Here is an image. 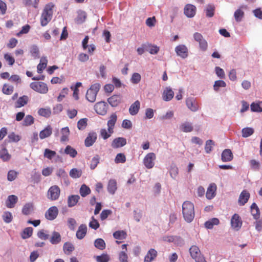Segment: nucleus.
<instances>
[{"label":"nucleus","mask_w":262,"mask_h":262,"mask_svg":"<svg viewBox=\"0 0 262 262\" xmlns=\"http://www.w3.org/2000/svg\"><path fill=\"white\" fill-rule=\"evenodd\" d=\"M182 214L184 220L187 223H191L195 215L193 204L190 201H185L182 205Z\"/></svg>","instance_id":"1"},{"label":"nucleus","mask_w":262,"mask_h":262,"mask_svg":"<svg viewBox=\"0 0 262 262\" xmlns=\"http://www.w3.org/2000/svg\"><path fill=\"white\" fill-rule=\"evenodd\" d=\"M54 5L52 3L47 4L41 13L40 18V25L42 27L47 26L48 23L51 20L53 16V8Z\"/></svg>","instance_id":"2"},{"label":"nucleus","mask_w":262,"mask_h":262,"mask_svg":"<svg viewBox=\"0 0 262 262\" xmlns=\"http://www.w3.org/2000/svg\"><path fill=\"white\" fill-rule=\"evenodd\" d=\"M100 88V84L99 83H95L91 86L86 94V98L89 101L91 102L95 101L97 93Z\"/></svg>","instance_id":"3"},{"label":"nucleus","mask_w":262,"mask_h":262,"mask_svg":"<svg viewBox=\"0 0 262 262\" xmlns=\"http://www.w3.org/2000/svg\"><path fill=\"white\" fill-rule=\"evenodd\" d=\"M191 257L196 262H206L204 257L201 254L199 248L196 246H192L189 249Z\"/></svg>","instance_id":"4"},{"label":"nucleus","mask_w":262,"mask_h":262,"mask_svg":"<svg viewBox=\"0 0 262 262\" xmlns=\"http://www.w3.org/2000/svg\"><path fill=\"white\" fill-rule=\"evenodd\" d=\"M60 194V189L57 185L50 187L47 192V198L51 201L58 200Z\"/></svg>","instance_id":"5"},{"label":"nucleus","mask_w":262,"mask_h":262,"mask_svg":"<svg viewBox=\"0 0 262 262\" xmlns=\"http://www.w3.org/2000/svg\"><path fill=\"white\" fill-rule=\"evenodd\" d=\"M30 86L34 91L41 94H46L48 91L47 85L42 82H31Z\"/></svg>","instance_id":"6"},{"label":"nucleus","mask_w":262,"mask_h":262,"mask_svg":"<svg viewBox=\"0 0 262 262\" xmlns=\"http://www.w3.org/2000/svg\"><path fill=\"white\" fill-rule=\"evenodd\" d=\"M193 37L194 40L199 43L200 49L203 51H206L208 48V43L202 35L200 33L195 32L193 34Z\"/></svg>","instance_id":"7"},{"label":"nucleus","mask_w":262,"mask_h":262,"mask_svg":"<svg viewBox=\"0 0 262 262\" xmlns=\"http://www.w3.org/2000/svg\"><path fill=\"white\" fill-rule=\"evenodd\" d=\"M156 160V155L154 152L147 154L143 159V163L145 166L150 169L154 166L155 160Z\"/></svg>","instance_id":"8"},{"label":"nucleus","mask_w":262,"mask_h":262,"mask_svg":"<svg viewBox=\"0 0 262 262\" xmlns=\"http://www.w3.org/2000/svg\"><path fill=\"white\" fill-rule=\"evenodd\" d=\"M243 222L238 214L235 213L231 219V227L235 230L238 231L241 228Z\"/></svg>","instance_id":"9"},{"label":"nucleus","mask_w":262,"mask_h":262,"mask_svg":"<svg viewBox=\"0 0 262 262\" xmlns=\"http://www.w3.org/2000/svg\"><path fill=\"white\" fill-rule=\"evenodd\" d=\"M58 214V209L56 206H52L49 208L45 213L46 218L50 221L54 220L56 218Z\"/></svg>","instance_id":"10"},{"label":"nucleus","mask_w":262,"mask_h":262,"mask_svg":"<svg viewBox=\"0 0 262 262\" xmlns=\"http://www.w3.org/2000/svg\"><path fill=\"white\" fill-rule=\"evenodd\" d=\"M108 105L103 101L97 103L94 106L95 110L98 115H105L107 112Z\"/></svg>","instance_id":"11"},{"label":"nucleus","mask_w":262,"mask_h":262,"mask_svg":"<svg viewBox=\"0 0 262 262\" xmlns=\"http://www.w3.org/2000/svg\"><path fill=\"white\" fill-rule=\"evenodd\" d=\"M175 51L178 56L182 58H186L188 56V50L186 46L180 45L175 48Z\"/></svg>","instance_id":"12"},{"label":"nucleus","mask_w":262,"mask_h":262,"mask_svg":"<svg viewBox=\"0 0 262 262\" xmlns=\"http://www.w3.org/2000/svg\"><path fill=\"white\" fill-rule=\"evenodd\" d=\"M174 95V93L172 89L169 86H167L163 90L162 97L164 101H169L173 98Z\"/></svg>","instance_id":"13"},{"label":"nucleus","mask_w":262,"mask_h":262,"mask_svg":"<svg viewBox=\"0 0 262 262\" xmlns=\"http://www.w3.org/2000/svg\"><path fill=\"white\" fill-rule=\"evenodd\" d=\"M97 138V135L95 132H92L89 133L84 140L85 146L88 147L92 146L96 142Z\"/></svg>","instance_id":"14"},{"label":"nucleus","mask_w":262,"mask_h":262,"mask_svg":"<svg viewBox=\"0 0 262 262\" xmlns=\"http://www.w3.org/2000/svg\"><path fill=\"white\" fill-rule=\"evenodd\" d=\"M196 7L192 4H187L184 9L185 15L188 17H193L196 13Z\"/></svg>","instance_id":"15"},{"label":"nucleus","mask_w":262,"mask_h":262,"mask_svg":"<svg viewBox=\"0 0 262 262\" xmlns=\"http://www.w3.org/2000/svg\"><path fill=\"white\" fill-rule=\"evenodd\" d=\"M158 252L155 249L151 248L144 257V262H152L156 258Z\"/></svg>","instance_id":"16"},{"label":"nucleus","mask_w":262,"mask_h":262,"mask_svg":"<svg viewBox=\"0 0 262 262\" xmlns=\"http://www.w3.org/2000/svg\"><path fill=\"white\" fill-rule=\"evenodd\" d=\"M217 187L215 183H211L208 186L206 196L207 199L211 200L213 198L216 194Z\"/></svg>","instance_id":"17"},{"label":"nucleus","mask_w":262,"mask_h":262,"mask_svg":"<svg viewBox=\"0 0 262 262\" xmlns=\"http://www.w3.org/2000/svg\"><path fill=\"white\" fill-rule=\"evenodd\" d=\"M126 144V140L122 137L116 138L112 143V147L114 148H117L124 146Z\"/></svg>","instance_id":"18"},{"label":"nucleus","mask_w":262,"mask_h":262,"mask_svg":"<svg viewBox=\"0 0 262 262\" xmlns=\"http://www.w3.org/2000/svg\"><path fill=\"white\" fill-rule=\"evenodd\" d=\"M250 198V193L246 190H243L239 195L238 198V204L241 206L244 205L248 201Z\"/></svg>","instance_id":"19"},{"label":"nucleus","mask_w":262,"mask_h":262,"mask_svg":"<svg viewBox=\"0 0 262 262\" xmlns=\"http://www.w3.org/2000/svg\"><path fill=\"white\" fill-rule=\"evenodd\" d=\"M233 158V155L230 149H226L223 150L221 156V159L223 162L231 161Z\"/></svg>","instance_id":"20"},{"label":"nucleus","mask_w":262,"mask_h":262,"mask_svg":"<svg viewBox=\"0 0 262 262\" xmlns=\"http://www.w3.org/2000/svg\"><path fill=\"white\" fill-rule=\"evenodd\" d=\"M87 232V227L85 224H81L78 228L76 232V237L81 239L85 236Z\"/></svg>","instance_id":"21"},{"label":"nucleus","mask_w":262,"mask_h":262,"mask_svg":"<svg viewBox=\"0 0 262 262\" xmlns=\"http://www.w3.org/2000/svg\"><path fill=\"white\" fill-rule=\"evenodd\" d=\"M107 101L112 106H117L121 102V97L120 95H114L110 97Z\"/></svg>","instance_id":"22"},{"label":"nucleus","mask_w":262,"mask_h":262,"mask_svg":"<svg viewBox=\"0 0 262 262\" xmlns=\"http://www.w3.org/2000/svg\"><path fill=\"white\" fill-rule=\"evenodd\" d=\"M186 105L187 107L193 112L196 111L199 108V105L197 102L191 98H188L186 100Z\"/></svg>","instance_id":"23"},{"label":"nucleus","mask_w":262,"mask_h":262,"mask_svg":"<svg viewBox=\"0 0 262 262\" xmlns=\"http://www.w3.org/2000/svg\"><path fill=\"white\" fill-rule=\"evenodd\" d=\"M18 201V198L15 195H10L8 196L6 202V206L8 208H12L15 206V204Z\"/></svg>","instance_id":"24"},{"label":"nucleus","mask_w":262,"mask_h":262,"mask_svg":"<svg viewBox=\"0 0 262 262\" xmlns=\"http://www.w3.org/2000/svg\"><path fill=\"white\" fill-rule=\"evenodd\" d=\"M140 107V102L139 100H136L130 105L129 108V112L130 115H136L138 113Z\"/></svg>","instance_id":"25"},{"label":"nucleus","mask_w":262,"mask_h":262,"mask_svg":"<svg viewBox=\"0 0 262 262\" xmlns=\"http://www.w3.org/2000/svg\"><path fill=\"white\" fill-rule=\"evenodd\" d=\"M52 133V128L51 126L48 125L43 130L39 133V137L41 139H43L49 137Z\"/></svg>","instance_id":"26"},{"label":"nucleus","mask_w":262,"mask_h":262,"mask_svg":"<svg viewBox=\"0 0 262 262\" xmlns=\"http://www.w3.org/2000/svg\"><path fill=\"white\" fill-rule=\"evenodd\" d=\"M80 196L78 195H72L68 197V205L69 207H72L76 205Z\"/></svg>","instance_id":"27"},{"label":"nucleus","mask_w":262,"mask_h":262,"mask_svg":"<svg viewBox=\"0 0 262 262\" xmlns=\"http://www.w3.org/2000/svg\"><path fill=\"white\" fill-rule=\"evenodd\" d=\"M251 212L254 219L258 220L259 218L260 211L255 203H253L251 205Z\"/></svg>","instance_id":"28"},{"label":"nucleus","mask_w":262,"mask_h":262,"mask_svg":"<svg viewBox=\"0 0 262 262\" xmlns=\"http://www.w3.org/2000/svg\"><path fill=\"white\" fill-rule=\"evenodd\" d=\"M117 182L115 180H110L107 185V190L111 194H114L117 190Z\"/></svg>","instance_id":"29"},{"label":"nucleus","mask_w":262,"mask_h":262,"mask_svg":"<svg viewBox=\"0 0 262 262\" xmlns=\"http://www.w3.org/2000/svg\"><path fill=\"white\" fill-rule=\"evenodd\" d=\"M33 211V205L31 203L26 204L22 209V213L26 215L31 214Z\"/></svg>","instance_id":"30"},{"label":"nucleus","mask_w":262,"mask_h":262,"mask_svg":"<svg viewBox=\"0 0 262 262\" xmlns=\"http://www.w3.org/2000/svg\"><path fill=\"white\" fill-rule=\"evenodd\" d=\"M117 121V116H111L110 119L107 122L108 132L110 134L113 133V129Z\"/></svg>","instance_id":"31"},{"label":"nucleus","mask_w":262,"mask_h":262,"mask_svg":"<svg viewBox=\"0 0 262 262\" xmlns=\"http://www.w3.org/2000/svg\"><path fill=\"white\" fill-rule=\"evenodd\" d=\"M262 102H253L250 105L251 110L253 112L261 113L262 112Z\"/></svg>","instance_id":"32"},{"label":"nucleus","mask_w":262,"mask_h":262,"mask_svg":"<svg viewBox=\"0 0 262 262\" xmlns=\"http://www.w3.org/2000/svg\"><path fill=\"white\" fill-rule=\"evenodd\" d=\"M63 249L65 254L69 255L74 250V246L72 243L66 242L63 245Z\"/></svg>","instance_id":"33"},{"label":"nucleus","mask_w":262,"mask_h":262,"mask_svg":"<svg viewBox=\"0 0 262 262\" xmlns=\"http://www.w3.org/2000/svg\"><path fill=\"white\" fill-rule=\"evenodd\" d=\"M61 141L65 142L68 140L69 136L70 135V130L68 127H63L61 129Z\"/></svg>","instance_id":"34"},{"label":"nucleus","mask_w":262,"mask_h":262,"mask_svg":"<svg viewBox=\"0 0 262 262\" xmlns=\"http://www.w3.org/2000/svg\"><path fill=\"white\" fill-rule=\"evenodd\" d=\"M64 153L70 155L72 158H75L77 155V152L75 149L71 147L70 145L66 146L64 149Z\"/></svg>","instance_id":"35"},{"label":"nucleus","mask_w":262,"mask_h":262,"mask_svg":"<svg viewBox=\"0 0 262 262\" xmlns=\"http://www.w3.org/2000/svg\"><path fill=\"white\" fill-rule=\"evenodd\" d=\"M82 85V83L80 82H77L75 86H72L71 87V89L73 91V96L74 97V98L77 100L79 99V96H78V94H79V90H78V88L79 87H80Z\"/></svg>","instance_id":"36"},{"label":"nucleus","mask_w":262,"mask_h":262,"mask_svg":"<svg viewBox=\"0 0 262 262\" xmlns=\"http://www.w3.org/2000/svg\"><path fill=\"white\" fill-rule=\"evenodd\" d=\"M61 241V236L60 234L56 231L52 233V235L50 239V242L52 244H57Z\"/></svg>","instance_id":"37"},{"label":"nucleus","mask_w":262,"mask_h":262,"mask_svg":"<svg viewBox=\"0 0 262 262\" xmlns=\"http://www.w3.org/2000/svg\"><path fill=\"white\" fill-rule=\"evenodd\" d=\"M80 194L82 197H85L91 193L90 188L85 184L81 185L80 188Z\"/></svg>","instance_id":"38"},{"label":"nucleus","mask_w":262,"mask_h":262,"mask_svg":"<svg viewBox=\"0 0 262 262\" xmlns=\"http://www.w3.org/2000/svg\"><path fill=\"white\" fill-rule=\"evenodd\" d=\"M47 60L46 58H41L40 63L37 65V70L39 74H41L43 70L46 68Z\"/></svg>","instance_id":"39"},{"label":"nucleus","mask_w":262,"mask_h":262,"mask_svg":"<svg viewBox=\"0 0 262 262\" xmlns=\"http://www.w3.org/2000/svg\"><path fill=\"white\" fill-rule=\"evenodd\" d=\"M28 101V96L24 95V96L19 98V99L17 100V101L16 102V106L17 107H20L23 106L27 103Z\"/></svg>","instance_id":"40"},{"label":"nucleus","mask_w":262,"mask_h":262,"mask_svg":"<svg viewBox=\"0 0 262 262\" xmlns=\"http://www.w3.org/2000/svg\"><path fill=\"white\" fill-rule=\"evenodd\" d=\"M11 155L8 153L6 148H3L0 150V158L3 161H7L10 159Z\"/></svg>","instance_id":"41"},{"label":"nucleus","mask_w":262,"mask_h":262,"mask_svg":"<svg viewBox=\"0 0 262 262\" xmlns=\"http://www.w3.org/2000/svg\"><path fill=\"white\" fill-rule=\"evenodd\" d=\"M14 90V88L12 85L8 84H4L3 86L2 92L6 95H11L12 94Z\"/></svg>","instance_id":"42"},{"label":"nucleus","mask_w":262,"mask_h":262,"mask_svg":"<svg viewBox=\"0 0 262 262\" xmlns=\"http://www.w3.org/2000/svg\"><path fill=\"white\" fill-rule=\"evenodd\" d=\"M181 129L184 132H190L193 130V127L191 123L189 122H184L180 126Z\"/></svg>","instance_id":"43"},{"label":"nucleus","mask_w":262,"mask_h":262,"mask_svg":"<svg viewBox=\"0 0 262 262\" xmlns=\"http://www.w3.org/2000/svg\"><path fill=\"white\" fill-rule=\"evenodd\" d=\"M95 246L98 249L103 250L105 248V243L102 238L96 239L94 242Z\"/></svg>","instance_id":"44"},{"label":"nucleus","mask_w":262,"mask_h":262,"mask_svg":"<svg viewBox=\"0 0 262 262\" xmlns=\"http://www.w3.org/2000/svg\"><path fill=\"white\" fill-rule=\"evenodd\" d=\"M126 156L123 153L118 154L115 158V162L117 164L118 163H124L126 162Z\"/></svg>","instance_id":"45"},{"label":"nucleus","mask_w":262,"mask_h":262,"mask_svg":"<svg viewBox=\"0 0 262 262\" xmlns=\"http://www.w3.org/2000/svg\"><path fill=\"white\" fill-rule=\"evenodd\" d=\"M69 174L71 177L76 179L81 177L82 171L81 170H79L77 168H73L70 170Z\"/></svg>","instance_id":"46"},{"label":"nucleus","mask_w":262,"mask_h":262,"mask_svg":"<svg viewBox=\"0 0 262 262\" xmlns=\"http://www.w3.org/2000/svg\"><path fill=\"white\" fill-rule=\"evenodd\" d=\"M226 86V83L224 81L221 80H216L214 82L213 89L215 91L217 92L220 88H224Z\"/></svg>","instance_id":"47"},{"label":"nucleus","mask_w":262,"mask_h":262,"mask_svg":"<svg viewBox=\"0 0 262 262\" xmlns=\"http://www.w3.org/2000/svg\"><path fill=\"white\" fill-rule=\"evenodd\" d=\"M242 136L244 138H247L254 133V129L251 127H245L242 129Z\"/></svg>","instance_id":"48"},{"label":"nucleus","mask_w":262,"mask_h":262,"mask_svg":"<svg viewBox=\"0 0 262 262\" xmlns=\"http://www.w3.org/2000/svg\"><path fill=\"white\" fill-rule=\"evenodd\" d=\"M8 138L9 142H17L20 140L21 137L18 135H16L14 133L12 132L9 134Z\"/></svg>","instance_id":"49"},{"label":"nucleus","mask_w":262,"mask_h":262,"mask_svg":"<svg viewBox=\"0 0 262 262\" xmlns=\"http://www.w3.org/2000/svg\"><path fill=\"white\" fill-rule=\"evenodd\" d=\"M33 232V229L32 227H27L26 228L23 232V234L21 235L22 238L24 239L28 238L30 237Z\"/></svg>","instance_id":"50"},{"label":"nucleus","mask_w":262,"mask_h":262,"mask_svg":"<svg viewBox=\"0 0 262 262\" xmlns=\"http://www.w3.org/2000/svg\"><path fill=\"white\" fill-rule=\"evenodd\" d=\"M2 217L4 221L6 223H10L13 219L12 213L9 211L5 212L2 215Z\"/></svg>","instance_id":"51"},{"label":"nucleus","mask_w":262,"mask_h":262,"mask_svg":"<svg viewBox=\"0 0 262 262\" xmlns=\"http://www.w3.org/2000/svg\"><path fill=\"white\" fill-rule=\"evenodd\" d=\"M56 155V152L55 151L50 150L48 148L45 149L44 157L48 158V159L51 160Z\"/></svg>","instance_id":"52"},{"label":"nucleus","mask_w":262,"mask_h":262,"mask_svg":"<svg viewBox=\"0 0 262 262\" xmlns=\"http://www.w3.org/2000/svg\"><path fill=\"white\" fill-rule=\"evenodd\" d=\"M88 119L82 118L80 119L77 123V127L80 130L84 129L87 126Z\"/></svg>","instance_id":"53"},{"label":"nucleus","mask_w":262,"mask_h":262,"mask_svg":"<svg viewBox=\"0 0 262 262\" xmlns=\"http://www.w3.org/2000/svg\"><path fill=\"white\" fill-rule=\"evenodd\" d=\"M244 15V12L241 9H238L234 12V16L236 21L239 22L241 21Z\"/></svg>","instance_id":"54"},{"label":"nucleus","mask_w":262,"mask_h":262,"mask_svg":"<svg viewBox=\"0 0 262 262\" xmlns=\"http://www.w3.org/2000/svg\"><path fill=\"white\" fill-rule=\"evenodd\" d=\"M100 158L99 156L96 155L94 157L91 162H90V168L91 169H94L97 166L98 164L99 163Z\"/></svg>","instance_id":"55"},{"label":"nucleus","mask_w":262,"mask_h":262,"mask_svg":"<svg viewBox=\"0 0 262 262\" xmlns=\"http://www.w3.org/2000/svg\"><path fill=\"white\" fill-rule=\"evenodd\" d=\"M114 237L118 239H123L126 237V233L123 231H117L113 233Z\"/></svg>","instance_id":"56"},{"label":"nucleus","mask_w":262,"mask_h":262,"mask_svg":"<svg viewBox=\"0 0 262 262\" xmlns=\"http://www.w3.org/2000/svg\"><path fill=\"white\" fill-rule=\"evenodd\" d=\"M214 145V143L212 140H207L206 142L205 147V151L208 154L210 153L212 150L213 146Z\"/></svg>","instance_id":"57"},{"label":"nucleus","mask_w":262,"mask_h":262,"mask_svg":"<svg viewBox=\"0 0 262 262\" xmlns=\"http://www.w3.org/2000/svg\"><path fill=\"white\" fill-rule=\"evenodd\" d=\"M215 8L212 5H208L206 9V15L208 17H211L214 15Z\"/></svg>","instance_id":"58"},{"label":"nucleus","mask_w":262,"mask_h":262,"mask_svg":"<svg viewBox=\"0 0 262 262\" xmlns=\"http://www.w3.org/2000/svg\"><path fill=\"white\" fill-rule=\"evenodd\" d=\"M5 60L8 63L9 65L12 66L15 62V59L10 54L6 53L4 56Z\"/></svg>","instance_id":"59"},{"label":"nucleus","mask_w":262,"mask_h":262,"mask_svg":"<svg viewBox=\"0 0 262 262\" xmlns=\"http://www.w3.org/2000/svg\"><path fill=\"white\" fill-rule=\"evenodd\" d=\"M18 172L15 170H11L9 171L7 175V179L9 181H14L17 177Z\"/></svg>","instance_id":"60"},{"label":"nucleus","mask_w":262,"mask_h":262,"mask_svg":"<svg viewBox=\"0 0 262 262\" xmlns=\"http://www.w3.org/2000/svg\"><path fill=\"white\" fill-rule=\"evenodd\" d=\"M109 260V256L106 254H103L96 257L97 262H108Z\"/></svg>","instance_id":"61"},{"label":"nucleus","mask_w":262,"mask_h":262,"mask_svg":"<svg viewBox=\"0 0 262 262\" xmlns=\"http://www.w3.org/2000/svg\"><path fill=\"white\" fill-rule=\"evenodd\" d=\"M141 80V75L138 73H135L131 77V81L133 83L137 84Z\"/></svg>","instance_id":"62"},{"label":"nucleus","mask_w":262,"mask_h":262,"mask_svg":"<svg viewBox=\"0 0 262 262\" xmlns=\"http://www.w3.org/2000/svg\"><path fill=\"white\" fill-rule=\"evenodd\" d=\"M156 19L155 16L148 17L146 20V25L149 27H152L155 26Z\"/></svg>","instance_id":"63"},{"label":"nucleus","mask_w":262,"mask_h":262,"mask_svg":"<svg viewBox=\"0 0 262 262\" xmlns=\"http://www.w3.org/2000/svg\"><path fill=\"white\" fill-rule=\"evenodd\" d=\"M250 164L251 167L255 170H258L259 169L260 164L259 163L256 161L255 160H251L250 161Z\"/></svg>","instance_id":"64"}]
</instances>
